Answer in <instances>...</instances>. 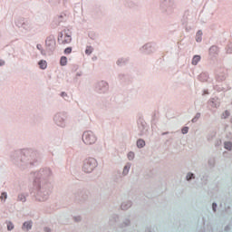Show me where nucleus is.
Listing matches in <instances>:
<instances>
[{
    "instance_id": "f257e3e1",
    "label": "nucleus",
    "mask_w": 232,
    "mask_h": 232,
    "mask_svg": "<svg viewBox=\"0 0 232 232\" xmlns=\"http://www.w3.org/2000/svg\"><path fill=\"white\" fill-rule=\"evenodd\" d=\"M34 190L31 192V197L36 202H46L53 189V185L50 182L52 169H41L38 172L34 173Z\"/></svg>"
},
{
    "instance_id": "f03ea898",
    "label": "nucleus",
    "mask_w": 232,
    "mask_h": 232,
    "mask_svg": "<svg viewBox=\"0 0 232 232\" xmlns=\"http://www.w3.org/2000/svg\"><path fill=\"white\" fill-rule=\"evenodd\" d=\"M10 157L13 164H15V166L22 169H26V168L37 166L39 153L32 149H24L14 150L11 153Z\"/></svg>"
},
{
    "instance_id": "7ed1b4c3",
    "label": "nucleus",
    "mask_w": 232,
    "mask_h": 232,
    "mask_svg": "<svg viewBox=\"0 0 232 232\" xmlns=\"http://www.w3.org/2000/svg\"><path fill=\"white\" fill-rule=\"evenodd\" d=\"M176 8L177 4H175V0L160 1V10L164 15H173Z\"/></svg>"
},
{
    "instance_id": "20e7f679",
    "label": "nucleus",
    "mask_w": 232,
    "mask_h": 232,
    "mask_svg": "<svg viewBox=\"0 0 232 232\" xmlns=\"http://www.w3.org/2000/svg\"><path fill=\"white\" fill-rule=\"evenodd\" d=\"M93 88L96 93H99V95H104L110 92V83L104 80L98 81L94 83Z\"/></svg>"
},
{
    "instance_id": "39448f33",
    "label": "nucleus",
    "mask_w": 232,
    "mask_h": 232,
    "mask_svg": "<svg viewBox=\"0 0 232 232\" xmlns=\"http://www.w3.org/2000/svg\"><path fill=\"white\" fill-rule=\"evenodd\" d=\"M99 166L95 158H88L83 160L82 171L84 173H92L95 168Z\"/></svg>"
},
{
    "instance_id": "423d86ee",
    "label": "nucleus",
    "mask_w": 232,
    "mask_h": 232,
    "mask_svg": "<svg viewBox=\"0 0 232 232\" xmlns=\"http://www.w3.org/2000/svg\"><path fill=\"white\" fill-rule=\"evenodd\" d=\"M140 53H143L144 55H151V53H155L157 52V44L153 42H149L145 44L139 49Z\"/></svg>"
},
{
    "instance_id": "0eeeda50",
    "label": "nucleus",
    "mask_w": 232,
    "mask_h": 232,
    "mask_svg": "<svg viewBox=\"0 0 232 232\" xmlns=\"http://www.w3.org/2000/svg\"><path fill=\"white\" fill-rule=\"evenodd\" d=\"M82 139L84 144H87L88 146H92V144H95V142H97V136H95L92 130H85Z\"/></svg>"
},
{
    "instance_id": "6e6552de",
    "label": "nucleus",
    "mask_w": 232,
    "mask_h": 232,
    "mask_svg": "<svg viewBox=\"0 0 232 232\" xmlns=\"http://www.w3.org/2000/svg\"><path fill=\"white\" fill-rule=\"evenodd\" d=\"M57 46V42L55 41V35L50 34L45 39V47L47 52L53 53L55 52V48Z\"/></svg>"
},
{
    "instance_id": "1a4fd4ad",
    "label": "nucleus",
    "mask_w": 232,
    "mask_h": 232,
    "mask_svg": "<svg viewBox=\"0 0 232 232\" xmlns=\"http://www.w3.org/2000/svg\"><path fill=\"white\" fill-rule=\"evenodd\" d=\"M53 122L60 128H66V114L64 112H57L53 116Z\"/></svg>"
},
{
    "instance_id": "9d476101",
    "label": "nucleus",
    "mask_w": 232,
    "mask_h": 232,
    "mask_svg": "<svg viewBox=\"0 0 232 232\" xmlns=\"http://www.w3.org/2000/svg\"><path fill=\"white\" fill-rule=\"evenodd\" d=\"M74 199H75V202H86V200H88V191L78 189L74 193Z\"/></svg>"
},
{
    "instance_id": "9b49d317",
    "label": "nucleus",
    "mask_w": 232,
    "mask_h": 232,
    "mask_svg": "<svg viewBox=\"0 0 232 232\" xmlns=\"http://www.w3.org/2000/svg\"><path fill=\"white\" fill-rule=\"evenodd\" d=\"M218 53H220V48H218L217 45H212L208 49V57L211 59V61H215V59L218 57Z\"/></svg>"
},
{
    "instance_id": "f8f14e48",
    "label": "nucleus",
    "mask_w": 232,
    "mask_h": 232,
    "mask_svg": "<svg viewBox=\"0 0 232 232\" xmlns=\"http://www.w3.org/2000/svg\"><path fill=\"white\" fill-rule=\"evenodd\" d=\"M15 26L23 28L24 30H28V28H30V22L24 18H18L15 21Z\"/></svg>"
},
{
    "instance_id": "ddd939ff",
    "label": "nucleus",
    "mask_w": 232,
    "mask_h": 232,
    "mask_svg": "<svg viewBox=\"0 0 232 232\" xmlns=\"http://www.w3.org/2000/svg\"><path fill=\"white\" fill-rule=\"evenodd\" d=\"M138 128L140 130V137H142L148 131V124L143 119L138 120Z\"/></svg>"
},
{
    "instance_id": "4468645a",
    "label": "nucleus",
    "mask_w": 232,
    "mask_h": 232,
    "mask_svg": "<svg viewBox=\"0 0 232 232\" xmlns=\"http://www.w3.org/2000/svg\"><path fill=\"white\" fill-rule=\"evenodd\" d=\"M123 5L126 8H130V10H139L140 6L139 2H135L133 0H125Z\"/></svg>"
},
{
    "instance_id": "2eb2a0df",
    "label": "nucleus",
    "mask_w": 232,
    "mask_h": 232,
    "mask_svg": "<svg viewBox=\"0 0 232 232\" xmlns=\"http://www.w3.org/2000/svg\"><path fill=\"white\" fill-rule=\"evenodd\" d=\"M118 80L120 82H130V81H131V76L128 73L121 72L118 74Z\"/></svg>"
},
{
    "instance_id": "dca6fc26",
    "label": "nucleus",
    "mask_w": 232,
    "mask_h": 232,
    "mask_svg": "<svg viewBox=\"0 0 232 232\" xmlns=\"http://www.w3.org/2000/svg\"><path fill=\"white\" fill-rule=\"evenodd\" d=\"M130 63V57H121L116 61L117 66L122 68V66H126Z\"/></svg>"
},
{
    "instance_id": "f3484780",
    "label": "nucleus",
    "mask_w": 232,
    "mask_h": 232,
    "mask_svg": "<svg viewBox=\"0 0 232 232\" xmlns=\"http://www.w3.org/2000/svg\"><path fill=\"white\" fill-rule=\"evenodd\" d=\"M43 121V118L39 115H34L31 118V125L32 126H37V124H41V121Z\"/></svg>"
},
{
    "instance_id": "a211bd4d",
    "label": "nucleus",
    "mask_w": 232,
    "mask_h": 232,
    "mask_svg": "<svg viewBox=\"0 0 232 232\" xmlns=\"http://www.w3.org/2000/svg\"><path fill=\"white\" fill-rule=\"evenodd\" d=\"M208 104L212 107V108H218L220 106V100L218 98H211L208 101Z\"/></svg>"
},
{
    "instance_id": "6ab92c4d",
    "label": "nucleus",
    "mask_w": 232,
    "mask_h": 232,
    "mask_svg": "<svg viewBox=\"0 0 232 232\" xmlns=\"http://www.w3.org/2000/svg\"><path fill=\"white\" fill-rule=\"evenodd\" d=\"M34 226V222L32 220L30 221H24L22 225L23 231H30Z\"/></svg>"
},
{
    "instance_id": "aec40b11",
    "label": "nucleus",
    "mask_w": 232,
    "mask_h": 232,
    "mask_svg": "<svg viewBox=\"0 0 232 232\" xmlns=\"http://www.w3.org/2000/svg\"><path fill=\"white\" fill-rule=\"evenodd\" d=\"M93 13L96 17H102V15H104V12H102V8L101 7V5H96L94 7Z\"/></svg>"
},
{
    "instance_id": "412c9836",
    "label": "nucleus",
    "mask_w": 232,
    "mask_h": 232,
    "mask_svg": "<svg viewBox=\"0 0 232 232\" xmlns=\"http://www.w3.org/2000/svg\"><path fill=\"white\" fill-rule=\"evenodd\" d=\"M64 33V39L62 41V44H69V43H72V35L69 34L66 30L63 31Z\"/></svg>"
},
{
    "instance_id": "4be33fe9",
    "label": "nucleus",
    "mask_w": 232,
    "mask_h": 232,
    "mask_svg": "<svg viewBox=\"0 0 232 232\" xmlns=\"http://www.w3.org/2000/svg\"><path fill=\"white\" fill-rule=\"evenodd\" d=\"M131 206H133V203L130 200H129V201L122 202L121 208L122 209V211H127V209H130Z\"/></svg>"
},
{
    "instance_id": "5701e85b",
    "label": "nucleus",
    "mask_w": 232,
    "mask_h": 232,
    "mask_svg": "<svg viewBox=\"0 0 232 232\" xmlns=\"http://www.w3.org/2000/svg\"><path fill=\"white\" fill-rule=\"evenodd\" d=\"M198 81H200L201 82H206L208 81V79H209V75L208 74V72H201L198 76Z\"/></svg>"
},
{
    "instance_id": "b1692460",
    "label": "nucleus",
    "mask_w": 232,
    "mask_h": 232,
    "mask_svg": "<svg viewBox=\"0 0 232 232\" xmlns=\"http://www.w3.org/2000/svg\"><path fill=\"white\" fill-rule=\"evenodd\" d=\"M38 65L40 70H46V68L48 67V63H46V60H40L38 62Z\"/></svg>"
},
{
    "instance_id": "393cba45",
    "label": "nucleus",
    "mask_w": 232,
    "mask_h": 232,
    "mask_svg": "<svg viewBox=\"0 0 232 232\" xmlns=\"http://www.w3.org/2000/svg\"><path fill=\"white\" fill-rule=\"evenodd\" d=\"M131 220L130 218H125L122 223L120 224V227L122 229L124 227H128V226H130Z\"/></svg>"
},
{
    "instance_id": "a878e982",
    "label": "nucleus",
    "mask_w": 232,
    "mask_h": 232,
    "mask_svg": "<svg viewBox=\"0 0 232 232\" xmlns=\"http://www.w3.org/2000/svg\"><path fill=\"white\" fill-rule=\"evenodd\" d=\"M131 168V163H127L124 168H123V171H122V175L123 177H126V175H128L130 173V169Z\"/></svg>"
},
{
    "instance_id": "bb28decb",
    "label": "nucleus",
    "mask_w": 232,
    "mask_h": 232,
    "mask_svg": "<svg viewBox=\"0 0 232 232\" xmlns=\"http://www.w3.org/2000/svg\"><path fill=\"white\" fill-rule=\"evenodd\" d=\"M200 59H201L200 55H198V54L194 55L192 58L193 66H197V64H198V63H200Z\"/></svg>"
},
{
    "instance_id": "cd10ccee",
    "label": "nucleus",
    "mask_w": 232,
    "mask_h": 232,
    "mask_svg": "<svg viewBox=\"0 0 232 232\" xmlns=\"http://www.w3.org/2000/svg\"><path fill=\"white\" fill-rule=\"evenodd\" d=\"M136 144H137V148H139V150H141V148H144V146H146V141L142 139H139Z\"/></svg>"
},
{
    "instance_id": "c85d7f7f",
    "label": "nucleus",
    "mask_w": 232,
    "mask_h": 232,
    "mask_svg": "<svg viewBox=\"0 0 232 232\" xmlns=\"http://www.w3.org/2000/svg\"><path fill=\"white\" fill-rule=\"evenodd\" d=\"M17 202H26V195L24 193L18 194Z\"/></svg>"
},
{
    "instance_id": "c756f323",
    "label": "nucleus",
    "mask_w": 232,
    "mask_h": 232,
    "mask_svg": "<svg viewBox=\"0 0 232 232\" xmlns=\"http://www.w3.org/2000/svg\"><path fill=\"white\" fill-rule=\"evenodd\" d=\"M224 149L227 151H232V142L231 141H225L224 142Z\"/></svg>"
},
{
    "instance_id": "7c9ffc66",
    "label": "nucleus",
    "mask_w": 232,
    "mask_h": 232,
    "mask_svg": "<svg viewBox=\"0 0 232 232\" xmlns=\"http://www.w3.org/2000/svg\"><path fill=\"white\" fill-rule=\"evenodd\" d=\"M197 43H202V30H198L196 34Z\"/></svg>"
},
{
    "instance_id": "2f4dec72",
    "label": "nucleus",
    "mask_w": 232,
    "mask_h": 232,
    "mask_svg": "<svg viewBox=\"0 0 232 232\" xmlns=\"http://www.w3.org/2000/svg\"><path fill=\"white\" fill-rule=\"evenodd\" d=\"M66 64H68V58L66 56H62L60 58V65L66 66Z\"/></svg>"
},
{
    "instance_id": "473e14b6",
    "label": "nucleus",
    "mask_w": 232,
    "mask_h": 232,
    "mask_svg": "<svg viewBox=\"0 0 232 232\" xmlns=\"http://www.w3.org/2000/svg\"><path fill=\"white\" fill-rule=\"evenodd\" d=\"M215 137H217V132H210L207 135V140L208 142H211V140H213V139H215Z\"/></svg>"
},
{
    "instance_id": "72a5a7b5",
    "label": "nucleus",
    "mask_w": 232,
    "mask_h": 232,
    "mask_svg": "<svg viewBox=\"0 0 232 232\" xmlns=\"http://www.w3.org/2000/svg\"><path fill=\"white\" fill-rule=\"evenodd\" d=\"M226 53H232V41H229L227 46L225 47Z\"/></svg>"
},
{
    "instance_id": "f704fd0d",
    "label": "nucleus",
    "mask_w": 232,
    "mask_h": 232,
    "mask_svg": "<svg viewBox=\"0 0 232 232\" xmlns=\"http://www.w3.org/2000/svg\"><path fill=\"white\" fill-rule=\"evenodd\" d=\"M195 179V174L192 172H188L186 176V180H188V182H191V180Z\"/></svg>"
},
{
    "instance_id": "c9c22d12",
    "label": "nucleus",
    "mask_w": 232,
    "mask_h": 232,
    "mask_svg": "<svg viewBox=\"0 0 232 232\" xmlns=\"http://www.w3.org/2000/svg\"><path fill=\"white\" fill-rule=\"evenodd\" d=\"M85 53L86 55H92V53H93V47H92V45L87 46L85 49Z\"/></svg>"
},
{
    "instance_id": "e433bc0d",
    "label": "nucleus",
    "mask_w": 232,
    "mask_h": 232,
    "mask_svg": "<svg viewBox=\"0 0 232 232\" xmlns=\"http://www.w3.org/2000/svg\"><path fill=\"white\" fill-rule=\"evenodd\" d=\"M208 166H209L210 168H215V164H216V160H215V158H210V159L208 160Z\"/></svg>"
},
{
    "instance_id": "4c0bfd02",
    "label": "nucleus",
    "mask_w": 232,
    "mask_h": 232,
    "mask_svg": "<svg viewBox=\"0 0 232 232\" xmlns=\"http://www.w3.org/2000/svg\"><path fill=\"white\" fill-rule=\"evenodd\" d=\"M6 224H7V231H12L14 230V223L12 221H6Z\"/></svg>"
},
{
    "instance_id": "58836bf2",
    "label": "nucleus",
    "mask_w": 232,
    "mask_h": 232,
    "mask_svg": "<svg viewBox=\"0 0 232 232\" xmlns=\"http://www.w3.org/2000/svg\"><path fill=\"white\" fill-rule=\"evenodd\" d=\"M63 37H64V33L63 31V32H60L58 34V43L59 44H63Z\"/></svg>"
},
{
    "instance_id": "ea45409f",
    "label": "nucleus",
    "mask_w": 232,
    "mask_h": 232,
    "mask_svg": "<svg viewBox=\"0 0 232 232\" xmlns=\"http://www.w3.org/2000/svg\"><path fill=\"white\" fill-rule=\"evenodd\" d=\"M216 79L218 82H222L226 79V76L224 74H218L216 76Z\"/></svg>"
},
{
    "instance_id": "a19ab883",
    "label": "nucleus",
    "mask_w": 232,
    "mask_h": 232,
    "mask_svg": "<svg viewBox=\"0 0 232 232\" xmlns=\"http://www.w3.org/2000/svg\"><path fill=\"white\" fill-rule=\"evenodd\" d=\"M200 117H201L200 112H197L196 115H195V117L191 120V121H192L193 123H195V122H197V121H198V119H200Z\"/></svg>"
},
{
    "instance_id": "79ce46f5",
    "label": "nucleus",
    "mask_w": 232,
    "mask_h": 232,
    "mask_svg": "<svg viewBox=\"0 0 232 232\" xmlns=\"http://www.w3.org/2000/svg\"><path fill=\"white\" fill-rule=\"evenodd\" d=\"M127 157H128L129 160H133V159H135V152L130 151V152L127 154Z\"/></svg>"
},
{
    "instance_id": "37998d69",
    "label": "nucleus",
    "mask_w": 232,
    "mask_h": 232,
    "mask_svg": "<svg viewBox=\"0 0 232 232\" xmlns=\"http://www.w3.org/2000/svg\"><path fill=\"white\" fill-rule=\"evenodd\" d=\"M0 198H1V200H4V202H5L6 198H8V194L6 192H2Z\"/></svg>"
},
{
    "instance_id": "c03bdc74",
    "label": "nucleus",
    "mask_w": 232,
    "mask_h": 232,
    "mask_svg": "<svg viewBox=\"0 0 232 232\" xmlns=\"http://www.w3.org/2000/svg\"><path fill=\"white\" fill-rule=\"evenodd\" d=\"M72 47H66V48L63 50L64 55H70V53H72Z\"/></svg>"
},
{
    "instance_id": "a18cd8bd",
    "label": "nucleus",
    "mask_w": 232,
    "mask_h": 232,
    "mask_svg": "<svg viewBox=\"0 0 232 232\" xmlns=\"http://www.w3.org/2000/svg\"><path fill=\"white\" fill-rule=\"evenodd\" d=\"M215 90H217V92H227V90H231V88H224V87H218V86H216L215 87Z\"/></svg>"
},
{
    "instance_id": "49530a36",
    "label": "nucleus",
    "mask_w": 232,
    "mask_h": 232,
    "mask_svg": "<svg viewBox=\"0 0 232 232\" xmlns=\"http://www.w3.org/2000/svg\"><path fill=\"white\" fill-rule=\"evenodd\" d=\"M188 131H189V127H188V126H185V127H183V128L181 129V133H182L183 135H187V133H188Z\"/></svg>"
},
{
    "instance_id": "de8ad7c7",
    "label": "nucleus",
    "mask_w": 232,
    "mask_h": 232,
    "mask_svg": "<svg viewBox=\"0 0 232 232\" xmlns=\"http://www.w3.org/2000/svg\"><path fill=\"white\" fill-rule=\"evenodd\" d=\"M50 3L53 6H57L58 5H61V0H50Z\"/></svg>"
},
{
    "instance_id": "09e8293b",
    "label": "nucleus",
    "mask_w": 232,
    "mask_h": 232,
    "mask_svg": "<svg viewBox=\"0 0 232 232\" xmlns=\"http://www.w3.org/2000/svg\"><path fill=\"white\" fill-rule=\"evenodd\" d=\"M219 146H222V140L218 139V140H216V141H215V147H216V148H218Z\"/></svg>"
},
{
    "instance_id": "8fccbe9b",
    "label": "nucleus",
    "mask_w": 232,
    "mask_h": 232,
    "mask_svg": "<svg viewBox=\"0 0 232 232\" xmlns=\"http://www.w3.org/2000/svg\"><path fill=\"white\" fill-rule=\"evenodd\" d=\"M218 208V204L217 202L212 203V210L214 213H217V208Z\"/></svg>"
},
{
    "instance_id": "3c124183",
    "label": "nucleus",
    "mask_w": 232,
    "mask_h": 232,
    "mask_svg": "<svg viewBox=\"0 0 232 232\" xmlns=\"http://www.w3.org/2000/svg\"><path fill=\"white\" fill-rule=\"evenodd\" d=\"M229 115H231L229 111H225L223 113V119H227V117H229Z\"/></svg>"
},
{
    "instance_id": "603ef678",
    "label": "nucleus",
    "mask_w": 232,
    "mask_h": 232,
    "mask_svg": "<svg viewBox=\"0 0 232 232\" xmlns=\"http://www.w3.org/2000/svg\"><path fill=\"white\" fill-rule=\"evenodd\" d=\"M60 95L63 99H66V97H68V94L65 92H62Z\"/></svg>"
},
{
    "instance_id": "864d4df0",
    "label": "nucleus",
    "mask_w": 232,
    "mask_h": 232,
    "mask_svg": "<svg viewBox=\"0 0 232 232\" xmlns=\"http://www.w3.org/2000/svg\"><path fill=\"white\" fill-rule=\"evenodd\" d=\"M44 232H52V228L48 227H44Z\"/></svg>"
},
{
    "instance_id": "5fc2aeb1",
    "label": "nucleus",
    "mask_w": 232,
    "mask_h": 232,
    "mask_svg": "<svg viewBox=\"0 0 232 232\" xmlns=\"http://www.w3.org/2000/svg\"><path fill=\"white\" fill-rule=\"evenodd\" d=\"M36 48L41 52V50H43V45L41 44H37Z\"/></svg>"
},
{
    "instance_id": "6e6d98bb",
    "label": "nucleus",
    "mask_w": 232,
    "mask_h": 232,
    "mask_svg": "<svg viewBox=\"0 0 232 232\" xmlns=\"http://www.w3.org/2000/svg\"><path fill=\"white\" fill-rule=\"evenodd\" d=\"M74 221L75 222H81V216L74 217Z\"/></svg>"
},
{
    "instance_id": "4d7b16f0",
    "label": "nucleus",
    "mask_w": 232,
    "mask_h": 232,
    "mask_svg": "<svg viewBox=\"0 0 232 232\" xmlns=\"http://www.w3.org/2000/svg\"><path fill=\"white\" fill-rule=\"evenodd\" d=\"M185 29H186L187 32H189L191 30V26L186 24Z\"/></svg>"
},
{
    "instance_id": "13d9d810",
    "label": "nucleus",
    "mask_w": 232,
    "mask_h": 232,
    "mask_svg": "<svg viewBox=\"0 0 232 232\" xmlns=\"http://www.w3.org/2000/svg\"><path fill=\"white\" fill-rule=\"evenodd\" d=\"M82 72H79L76 73L75 79H77V77H82Z\"/></svg>"
},
{
    "instance_id": "bf43d9fd",
    "label": "nucleus",
    "mask_w": 232,
    "mask_h": 232,
    "mask_svg": "<svg viewBox=\"0 0 232 232\" xmlns=\"http://www.w3.org/2000/svg\"><path fill=\"white\" fill-rule=\"evenodd\" d=\"M5 60L0 59V66H5Z\"/></svg>"
},
{
    "instance_id": "052dcab7",
    "label": "nucleus",
    "mask_w": 232,
    "mask_h": 232,
    "mask_svg": "<svg viewBox=\"0 0 232 232\" xmlns=\"http://www.w3.org/2000/svg\"><path fill=\"white\" fill-rule=\"evenodd\" d=\"M169 133H175V132L165 131V132H162L161 135H162V136H164V135H169Z\"/></svg>"
},
{
    "instance_id": "680f3d73",
    "label": "nucleus",
    "mask_w": 232,
    "mask_h": 232,
    "mask_svg": "<svg viewBox=\"0 0 232 232\" xmlns=\"http://www.w3.org/2000/svg\"><path fill=\"white\" fill-rule=\"evenodd\" d=\"M201 180H205L206 182H208V176H203V177L201 178Z\"/></svg>"
},
{
    "instance_id": "e2e57ef3",
    "label": "nucleus",
    "mask_w": 232,
    "mask_h": 232,
    "mask_svg": "<svg viewBox=\"0 0 232 232\" xmlns=\"http://www.w3.org/2000/svg\"><path fill=\"white\" fill-rule=\"evenodd\" d=\"M40 52H41L42 55H46V51H44V49H42Z\"/></svg>"
},
{
    "instance_id": "0e129e2a",
    "label": "nucleus",
    "mask_w": 232,
    "mask_h": 232,
    "mask_svg": "<svg viewBox=\"0 0 232 232\" xmlns=\"http://www.w3.org/2000/svg\"><path fill=\"white\" fill-rule=\"evenodd\" d=\"M63 17H64V15H63V14L59 15L60 23H63Z\"/></svg>"
},
{
    "instance_id": "69168bd1",
    "label": "nucleus",
    "mask_w": 232,
    "mask_h": 232,
    "mask_svg": "<svg viewBox=\"0 0 232 232\" xmlns=\"http://www.w3.org/2000/svg\"><path fill=\"white\" fill-rule=\"evenodd\" d=\"M225 231H229V225H227V226L225 227Z\"/></svg>"
},
{
    "instance_id": "338daca9",
    "label": "nucleus",
    "mask_w": 232,
    "mask_h": 232,
    "mask_svg": "<svg viewBox=\"0 0 232 232\" xmlns=\"http://www.w3.org/2000/svg\"><path fill=\"white\" fill-rule=\"evenodd\" d=\"M113 218H114V220L116 221L117 218H119V216H118V215H114Z\"/></svg>"
},
{
    "instance_id": "774afa93",
    "label": "nucleus",
    "mask_w": 232,
    "mask_h": 232,
    "mask_svg": "<svg viewBox=\"0 0 232 232\" xmlns=\"http://www.w3.org/2000/svg\"><path fill=\"white\" fill-rule=\"evenodd\" d=\"M89 37H90V39H92V40L94 39L93 34H89Z\"/></svg>"
}]
</instances>
